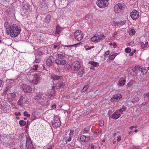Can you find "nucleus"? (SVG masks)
<instances>
[{"mask_svg": "<svg viewBox=\"0 0 149 149\" xmlns=\"http://www.w3.org/2000/svg\"><path fill=\"white\" fill-rule=\"evenodd\" d=\"M65 84L62 81H60L56 85V88L58 90H59L61 88H63L65 86Z\"/></svg>", "mask_w": 149, "mask_h": 149, "instance_id": "nucleus-11", "label": "nucleus"}, {"mask_svg": "<svg viewBox=\"0 0 149 149\" xmlns=\"http://www.w3.org/2000/svg\"><path fill=\"white\" fill-rule=\"evenodd\" d=\"M133 84V83L131 82H129L127 84V87H129L130 86H132Z\"/></svg>", "mask_w": 149, "mask_h": 149, "instance_id": "nucleus-55", "label": "nucleus"}, {"mask_svg": "<svg viewBox=\"0 0 149 149\" xmlns=\"http://www.w3.org/2000/svg\"><path fill=\"white\" fill-rule=\"evenodd\" d=\"M81 65L80 63L77 61L73 62L71 68L72 70L74 71H77L81 69Z\"/></svg>", "mask_w": 149, "mask_h": 149, "instance_id": "nucleus-3", "label": "nucleus"}, {"mask_svg": "<svg viewBox=\"0 0 149 149\" xmlns=\"http://www.w3.org/2000/svg\"><path fill=\"white\" fill-rule=\"evenodd\" d=\"M139 96L135 95L131 99V102L133 103H135L139 100Z\"/></svg>", "mask_w": 149, "mask_h": 149, "instance_id": "nucleus-18", "label": "nucleus"}, {"mask_svg": "<svg viewBox=\"0 0 149 149\" xmlns=\"http://www.w3.org/2000/svg\"><path fill=\"white\" fill-rule=\"evenodd\" d=\"M74 34L76 39L78 41L81 40L84 37L83 33L79 30L76 31Z\"/></svg>", "mask_w": 149, "mask_h": 149, "instance_id": "nucleus-5", "label": "nucleus"}, {"mask_svg": "<svg viewBox=\"0 0 149 149\" xmlns=\"http://www.w3.org/2000/svg\"><path fill=\"white\" fill-rule=\"evenodd\" d=\"M42 93H37L34 97V99L35 100H39L42 98Z\"/></svg>", "mask_w": 149, "mask_h": 149, "instance_id": "nucleus-15", "label": "nucleus"}, {"mask_svg": "<svg viewBox=\"0 0 149 149\" xmlns=\"http://www.w3.org/2000/svg\"><path fill=\"white\" fill-rule=\"evenodd\" d=\"M110 52L109 51H108L106 52L104 54V56H106V55H108L109 54Z\"/></svg>", "mask_w": 149, "mask_h": 149, "instance_id": "nucleus-63", "label": "nucleus"}, {"mask_svg": "<svg viewBox=\"0 0 149 149\" xmlns=\"http://www.w3.org/2000/svg\"><path fill=\"white\" fill-rule=\"evenodd\" d=\"M141 73L143 74H146L147 72V70L144 69H143L141 70Z\"/></svg>", "mask_w": 149, "mask_h": 149, "instance_id": "nucleus-43", "label": "nucleus"}, {"mask_svg": "<svg viewBox=\"0 0 149 149\" xmlns=\"http://www.w3.org/2000/svg\"><path fill=\"white\" fill-rule=\"evenodd\" d=\"M122 98V95L120 94L114 95L111 99L112 102H118Z\"/></svg>", "mask_w": 149, "mask_h": 149, "instance_id": "nucleus-9", "label": "nucleus"}, {"mask_svg": "<svg viewBox=\"0 0 149 149\" xmlns=\"http://www.w3.org/2000/svg\"><path fill=\"white\" fill-rule=\"evenodd\" d=\"M38 67V65H35L34 66V67L32 68L33 70L36 71L37 70V68Z\"/></svg>", "mask_w": 149, "mask_h": 149, "instance_id": "nucleus-49", "label": "nucleus"}, {"mask_svg": "<svg viewBox=\"0 0 149 149\" xmlns=\"http://www.w3.org/2000/svg\"><path fill=\"white\" fill-rule=\"evenodd\" d=\"M10 92V91H9V88L8 87H6L4 90V93L6 94L7 95Z\"/></svg>", "mask_w": 149, "mask_h": 149, "instance_id": "nucleus-31", "label": "nucleus"}, {"mask_svg": "<svg viewBox=\"0 0 149 149\" xmlns=\"http://www.w3.org/2000/svg\"><path fill=\"white\" fill-rule=\"evenodd\" d=\"M66 63V62L65 60H60V65H63L65 64Z\"/></svg>", "mask_w": 149, "mask_h": 149, "instance_id": "nucleus-36", "label": "nucleus"}, {"mask_svg": "<svg viewBox=\"0 0 149 149\" xmlns=\"http://www.w3.org/2000/svg\"><path fill=\"white\" fill-rule=\"evenodd\" d=\"M61 31V30H60L59 28V26H57L56 27V29L55 34H58L60 33Z\"/></svg>", "mask_w": 149, "mask_h": 149, "instance_id": "nucleus-32", "label": "nucleus"}, {"mask_svg": "<svg viewBox=\"0 0 149 149\" xmlns=\"http://www.w3.org/2000/svg\"><path fill=\"white\" fill-rule=\"evenodd\" d=\"M36 112H34L32 113L31 115V118L33 120H35L36 118V117L35 116L36 114Z\"/></svg>", "mask_w": 149, "mask_h": 149, "instance_id": "nucleus-35", "label": "nucleus"}, {"mask_svg": "<svg viewBox=\"0 0 149 149\" xmlns=\"http://www.w3.org/2000/svg\"><path fill=\"white\" fill-rule=\"evenodd\" d=\"M119 10H123L124 8L123 6L124 3H118L117 4Z\"/></svg>", "mask_w": 149, "mask_h": 149, "instance_id": "nucleus-25", "label": "nucleus"}, {"mask_svg": "<svg viewBox=\"0 0 149 149\" xmlns=\"http://www.w3.org/2000/svg\"><path fill=\"white\" fill-rule=\"evenodd\" d=\"M125 83V80L124 79L120 80L118 83V85L119 86H123Z\"/></svg>", "mask_w": 149, "mask_h": 149, "instance_id": "nucleus-21", "label": "nucleus"}, {"mask_svg": "<svg viewBox=\"0 0 149 149\" xmlns=\"http://www.w3.org/2000/svg\"><path fill=\"white\" fill-rule=\"evenodd\" d=\"M139 12L137 10H134L131 13L130 16L133 20H135L139 18Z\"/></svg>", "mask_w": 149, "mask_h": 149, "instance_id": "nucleus-6", "label": "nucleus"}, {"mask_svg": "<svg viewBox=\"0 0 149 149\" xmlns=\"http://www.w3.org/2000/svg\"><path fill=\"white\" fill-rule=\"evenodd\" d=\"M55 62L57 64L60 65V59H56L55 60Z\"/></svg>", "mask_w": 149, "mask_h": 149, "instance_id": "nucleus-53", "label": "nucleus"}, {"mask_svg": "<svg viewBox=\"0 0 149 149\" xmlns=\"http://www.w3.org/2000/svg\"><path fill=\"white\" fill-rule=\"evenodd\" d=\"M88 88V85H86L83 88V89L82 90V92H85L87 90Z\"/></svg>", "mask_w": 149, "mask_h": 149, "instance_id": "nucleus-41", "label": "nucleus"}, {"mask_svg": "<svg viewBox=\"0 0 149 149\" xmlns=\"http://www.w3.org/2000/svg\"><path fill=\"white\" fill-rule=\"evenodd\" d=\"M88 63L91 64L93 66L95 67L99 65V64L98 63L95 61H90Z\"/></svg>", "mask_w": 149, "mask_h": 149, "instance_id": "nucleus-20", "label": "nucleus"}, {"mask_svg": "<svg viewBox=\"0 0 149 149\" xmlns=\"http://www.w3.org/2000/svg\"><path fill=\"white\" fill-rule=\"evenodd\" d=\"M99 125L100 126H102L104 125V122L103 121H100Z\"/></svg>", "mask_w": 149, "mask_h": 149, "instance_id": "nucleus-57", "label": "nucleus"}, {"mask_svg": "<svg viewBox=\"0 0 149 149\" xmlns=\"http://www.w3.org/2000/svg\"><path fill=\"white\" fill-rule=\"evenodd\" d=\"M58 54L56 52L54 53L53 54V56H54L56 58L58 59Z\"/></svg>", "mask_w": 149, "mask_h": 149, "instance_id": "nucleus-46", "label": "nucleus"}, {"mask_svg": "<svg viewBox=\"0 0 149 149\" xmlns=\"http://www.w3.org/2000/svg\"><path fill=\"white\" fill-rule=\"evenodd\" d=\"M53 147L52 146L50 145L49 146L48 148L47 149H53Z\"/></svg>", "mask_w": 149, "mask_h": 149, "instance_id": "nucleus-64", "label": "nucleus"}, {"mask_svg": "<svg viewBox=\"0 0 149 149\" xmlns=\"http://www.w3.org/2000/svg\"><path fill=\"white\" fill-rule=\"evenodd\" d=\"M23 97L21 96L17 102V104L18 105L21 106L22 105L23 103Z\"/></svg>", "mask_w": 149, "mask_h": 149, "instance_id": "nucleus-23", "label": "nucleus"}, {"mask_svg": "<svg viewBox=\"0 0 149 149\" xmlns=\"http://www.w3.org/2000/svg\"><path fill=\"white\" fill-rule=\"evenodd\" d=\"M89 130L90 129L89 128L87 129L85 128L84 129L83 132L84 133H88Z\"/></svg>", "mask_w": 149, "mask_h": 149, "instance_id": "nucleus-44", "label": "nucleus"}, {"mask_svg": "<svg viewBox=\"0 0 149 149\" xmlns=\"http://www.w3.org/2000/svg\"><path fill=\"white\" fill-rule=\"evenodd\" d=\"M42 101L41 102H39V104H42L44 105H46L47 104H48L49 103V101L48 100H47L46 101V103H45L44 101V100L42 99H41Z\"/></svg>", "mask_w": 149, "mask_h": 149, "instance_id": "nucleus-22", "label": "nucleus"}, {"mask_svg": "<svg viewBox=\"0 0 149 149\" xmlns=\"http://www.w3.org/2000/svg\"><path fill=\"white\" fill-rule=\"evenodd\" d=\"M117 140L118 142H119L121 140V137L120 135H118L117 137Z\"/></svg>", "mask_w": 149, "mask_h": 149, "instance_id": "nucleus-52", "label": "nucleus"}, {"mask_svg": "<svg viewBox=\"0 0 149 149\" xmlns=\"http://www.w3.org/2000/svg\"><path fill=\"white\" fill-rule=\"evenodd\" d=\"M125 51L126 53H129L131 52V50L130 48L127 47L125 49Z\"/></svg>", "mask_w": 149, "mask_h": 149, "instance_id": "nucleus-42", "label": "nucleus"}, {"mask_svg": "<svg viewBox=\"0 0 149 149\" xmlns=\"http://www.w3.org/2000/svg\"><path fill=\"white\" fill-rule=\"evenodd\" d=\"M32 82L35 84H37L40 82V76L37 74L34 75L32 80Z\"/></svg>", "mask_w": 149, "mask_h": 149, "instance_id": "nucleus-8", "label": "nucleus"}, {"mask_svg": "<svg viewBox=\"0 0 149 149\" xmlns=\"http://www.w3.org/2000/svg\"><path fill=\"white\" fill-rule=\"evenodd\" d=\"M53 125L55 127H59L61 124L59 117L57 116L54 117V120L52 122Z\"/></svg>", "mask_w": 149, "mask_h": 149, "instance_id": "nucleus-4", "label": "nucleus"}, {"mask_svg": "<svg viewBox=\"0 0 149 149\" xmlns=\"http://www.w3.org/2000/svg\"><path fill=\"white\" fill-rule=\"evenodd\" d=\"M72 137V136H69V137H66V140L65 141L66 143H67V141L70 142V141H71V139H71Z\"/></svg>", "mask_w": 149, "mask_h": 149, "instance_id": "nucleus-45", "label": "nucleus"}, {"mask_svg": "<svg viewBox=\"0 0 149 149\" xmlns=\"http://www.w3.org/2000/svg\"><path fill=\"white\" fill-rule=\"evenodd\" d=\"M74 132V130H71L70 131V132L69 133V136H73V134Z\"/></svg>", "mask_w": 149, "mask_h": 149, "instance_id": "nucleus-48", "label": "nucleus"}, {"mask_svg": "<svg viewBox=\"0 0 149 149\" xmlns=\"http://www.w3.org/2000/svg\"><path fill=\"white\" fill-rule=\"evenodd\" d=\"M22 88L24 92L26 93H30L32 91L31 87L27 85H23L22 86Z\"/></svg>", "mask_w": 149, "mask_h": 149, "instance_id": "nucleus-7", "label": "nucleus"}, {"mask_svg": "<svg viewBox=\"0 0 149 149\" xmlns=\"http://www.w3.org/2000/svg\"><path fill=\"white\" fill-rule=\"evenodd\" d=\"M136 31L134 29H131L130 30L129 34L130 35H132L135 33Z\"/></svg>", "mask_w": 149, "mask_h": 149, "instance_id": "nucleus-30", "label": "nucleus"}, {"mask_svg": "<svg viewBox=\"0 0 149 149\" xmlns=\"http://www.w3.org/2000/svg\"><path fill=\"white\" fill-rule=\"evenodd\" d=\"M116 56V55H115V54H111L109 56V58L110 60H113L114 58Z\"/></svg>", "mask_w": 149, "mask_h": 149, "instance_id": "nucleus-38", "label": "nucleus"}, {"mask_svg": "<svg viewBox=\"0 0 149 149\" xmlns=\"http://www.w3.org/2000/svg\"><path fill=\"white\" fill-rule=\"evenodd\" d=\"M26 122L23 120H20L19 122V124L21 127L24 126L26 124Z\"/></svg>", "mask_w": 149, "mask_h": 149, "instance_id": "nucleus-27", "label": "nucleus"}, {"mask_svg": "<svg viewBox=\"0 0 149 149\" xmlns=\"http://www.w3.org/2000/svg\"><path fill=\"white\" fill-rule=\"evenodd\" d=\"M120 116V114L118 113L117 111H116L112 115L111 118L114 119H116L119 118Z\"/></svg>", "mask_w": 149, "mask_h": 149, "instance_id": "nucleus-17", "label": "nucleus"}, {"mask_svg": "<svg viewBox=\"0 0 149 149\" xmlns=\"http://www.w3.org/2000/svg\"><path fill=\"white\" fill-rule=\"evenodd\" d=\"M82 44V43L81 42H80L79 43H77V44H74V45H70V47H74V46H76H76L78 45H80V44Z\"/></svg>", "mask_w": 149, "mask_h": 149, "instance_id": "nucleus-54", "label": "nucleus"}, {"mask_svg": "<svg viewBox=\"0 0 149 149\" xmlns=\"http://www.w3.org/2000/svg\"><path fill=\"white\" fill-rule=\"evenodd\" d=\"M23 7L26 9L28 10L30 8V6L29 4L26 3L23 6Z\"/></svg>", "mask_w": 149, "mask_h": 149, "instance_id": "nucleus-39", "label": "nucleus"}, {"mask_svg": "<svg viewBox=\"0 0 149 149\" xmlns=\"http://www.w3.org/2000/svg\"><path fill=\"white\" fill-rule=\"evenodd\" d=\"M1 107V109L4 112H6L8 110L10 107L9 105L7 103L2 104Z\"/></svg>", "mask_w": 149, "mask_h": 149, "instance_id": "nucleus-14", "label": "nucleus"}, {"mask_svg": "<svg viewBox=\"0 0 149 149\" xmlns=\"http://www.w3.org/2000/svg\"><path fill=\"white\" fill-rule=\"evenodd\" d=\"M58 58L59 59H62L64 58L65 56V55H63L62 54H58Z\"/></svg>", "mask_w": 149, "mask_h": 149, "instance_id": "nucleus-37", "label": "nucleus"}, {"mask_svg": "<svg viewBox=\"0 0 149 149\" xmlns=\"http://www.w3.org/2000/svg\"><path fill=\"white\" fill-rule=\"evenodd\" d=\"M40 61V60L39 58H36L34 61V62L35 63H38Z\"/></svg>", "mask_w": 149, "mask_h": 149, "instance_id": "nucleus-51", "label": "nucleus"}, {"mask_svg": "<svg viewBox=\"0 0 149 149\" xmlns=\"http://www.w3.org/2000/svg\"><path fill=\"white\" fill-rule=\"evenodd\" d=\"M143 96L144 98L147 100H149V94H145Z\"/></svg>", "mask_w": 149, "mask_h": 149, "instance_id": "nucleus-40", "label": "nucleus"}, {"mask_svg": "<svg viewBox=\"0 0 149 149\" xmlns=\"http://www.w3.org/2000/svg\"><path fill=\"white\" fill-rule=\"evenodd\" d=\"M47 6V4L46 1L44 0H42V2L40 5V7L42 8H45Z\"/></svg>", "mask_w": 149, "mask_h": 149, "instance_id": "nucleus-26", "label": "nucleus"}, {"mask_svg": "<svg viewBox=\"0 0 149 149\" xmlns=\"http://www.w3.org/2000/svg\"><path fill=\"white\" fill-rule=\"evenodd\" d=\"M46 64L49 66H51L53 63L52 60L50 58H48L46 61Z\"/></svg>", "mask_w": 149, "mask_h": 149, "instance_id": "nucleus-19", "label": "nucleus"}, {"mask_svg": "<svg viewBox=\"0 0 149 149\" xmlns=\"http://www.w3.org/2000/svg\"><path fill=\"white\" fill-rule=\"evenodd\" d=\"M84 68H82V69L81 71L79 72L78 73L77 75L78 76H80V77H81L82 75L83 74L84 72Z\"/></svg>", "mask_w": 149, "mask_h": 149, "instance_id": "nucleus-28", "label": "nucleus"}, {"mask_svg": "<svg viewBox=\"0 0 149 149\" xmlns=\"http://www.w3.org/2000/svg\"><path fill=\"white\" fill-rule=\"evenodd\" d=\"M51 77L54 81H59L61 80L63 78L62 76L56 75L54 74L51 75Z\"/></svg>", "mask_w": 149, "mask_h": 149, "instance_id": "nucleus-12", "label": "nucleus"}, {"mask_svg": "<svg viewBox=\"0 0 149 149\" xmlns=\"http://www.w3.org/2000/svg\"><path fill=\"white\" fill-rule=\"evenodd\" d=\"M109 1V0H97L96 4L100 8H104L108 5Z\"/></svg>", "mask_w": 149, "mask_h": 149, "instance_id": "nucleus-2", "label": "nucleus"}, {"mask_svg": "<svg viewBox=\"0 0 149 149\" xmlns=\"http://www.w3.org/2000/svg\"><path fill=\"white\" fill-rule=\"evenodd\" d=\"M14 114L16 116H20L21 115V113L20 112H15V113Z\"/></svg>", "mask_w": 149, "mask_h": 149, "instance_id": "nucleus-56", "label": "nucleus"}, {"mask_svg": "<svg viewBox=\"0 0 149 149\" xmlns=\"http://www.w3.org/2000/svg\"><path fill=\"white\" fill-rule=\"evenodd\" d=\"M132 147L133 149H139V147L138 146L133 145Z\"/></svg>", "mask_w": 149, "mask_h": 149, "instance_id": "nucleus-59", "label": "nucleus"}, {"mask_svg": "<svg viewBox=\"0 0 149 149\" xmlns=\"http://www.w3.org/2000/svg\"><path fill=\"white\" fill-rule=\"evenodd\" d=\"M118 10L119 9L117 4L114 6V11L116 13L118 12Z\"/></svg>", "mask_w": 149, "mask_h": 149, "instance_id": "nucleus-34", "label": "nucleus"}, {"mask_svg": "<svg viewBox=\"0 0 149 149\" xmlns=\"http://www.w3.org/2000/svg\"><path fill=\"white\" fill-rule=\"evenodd\" d=\"M125 108H123L122 109H119V111L121 112H123L125 111Z\"/></svg>", "mask_w": 149, "mask_h": 149, "instance_id": "nucleus-60", "label": "nucleus"}, {"mask_svg": "<svg viewBox=\"0 0 149 149\" xmlns=\"http://www.w3.org/2000/svg\"><path fill=\"white\" fill-rule=\"evenodd\" d=\"M51 16L50 15H48L45 18V21L46 23H49L50 21Z\"/></svg>", "mask_w": 149, "mask_h": 149, "instance_id": "nucleus-24", "label": "nucleus"}, {"mask_svg": "<svg viewBox=\"0 0 149 149\" xmlns=\"http://www.w3.org/2000/svg\"><path fill=\"white\" fill-rule=\"evenodd\" d=\"M9 101H11L13 100L16 96V94L14 93H11V92L7 95Z\"/></svg>", "mask_w": 149, "mask_h": 149, "instance_id": "nucleus-13", "label": "nucleus"}, {"mask_svg": "<svg viewBox=\"0 0 149 149\" xmlns=\"http://www.w3.org/2000/svg\"><path fill=\"white\" fill-rule=\"evenodd\" d=\"M129 73L132 75H134L136 74V70L135 68H129L127 69Z\"/></svg>", "mask_w": 149, "mask_h": 149, "instance_id": "nucleus-16", "label": "nucleus"}, {"mask_svg": "<svg viewBox=\"0 0 149 149\" xmlns=\"http://www.w3.org/2000/svg\"><path fill=\"white\" fill-rule=\"evenodd\" d=\"M96 39L95 38V35L91 38V40L93 42H96Z\"/></svg>", "mask_w": 149, "mask_h": 149, "instance_id": "nucleus-47", "label": "nucleus"}, {"mask_svg": "<svg viewBox=\"0 0 149 149\" xmlns=\"http://www.w3.org/2000/svg\"><path fill=\"white\" fill-rule=\"evenodd\" d=\"M125 23V21H123L122 22H119V25L122 26Z\"/></svg>", "mask_w": 149, "mask_h": 149, "instance_id": "nucleus-58", "label": "nucleus"}, {"mask_svg": "<svg viewBox=\"0 0 149 149\" xmlns=\"http://www.w3.org/2000/svg\"><path fill=\"white\" fill-rule=\"evenodd\" d=\"M94 147L93 145H91L88 148V149H94Z\"/></svg>", "mask_w": 149, "mask_h": 149, "instance_id": "nucleus-62", "label": "nucleus"}, {"mask_svg": "<svg viewBox=\"0 0 149 149\" xmlns=\"http://www.w3.org/2000/svg\"><path fill=\"white\" fill-rule=\"evenodd\" d=\"M113 24L114 25V26H116L118 25H119V22L114 21L113 22Z\"/></svg>", "mask_w": 149, "mask_h": 149, "instance_id": "nucleus-61", "label": "nucleus"}, {"mask_svg": "<svg viewBox=\"0 0 149 149\" xmlns=\"http://www.w3.org/2000/svg\"><path fill=\"white\" fill-rule=\"evenodd\" d=\"M93 137L91 136H86V142H88L90 140L93 139Z\"/></svg>", "mask_w": 149, "mask_h": 149, "instance_id": "nucleus-33", "label": "nucleus"}, {"mask_svg": "<svg viewBox=\"0 0 149 149\" xmlns=\"http://www.w3.org/2000/svg\"><path fill=\"white\" fill-rule=\"evenodd\" d=\"M20 29L18 25L16 24H13L10 26V29L8 30V33L10 34V35L15 37L17 36L20 32Z\"/></svg>", "mask_w": 149, "mask_h": 149, "instance_id": "nucleus-1", "label": "nucleus"}, {"mask_svg": "<svg viewBox=\"0 0 149 149\" xmlns=\"http://www.w3.org/2000/svg\"><path fill=\"white\" fill-rule=\"evenodd\" d=\"M105 37V36L102 34H100L99 35L96 34L95 38L96 39V42H98L101 40L103 39H104Z\"/></svg>", "mask_w": 149, "mask_h": 149, "instance_id": "nucleus-10", "label": "nucleus"}, {"mask_svg": "<svg viewBox=\"0 0 149 149\" xmlns=\"http://www.w3.org/2000/svg\"><path fill=\"white\" fill-rule=\"evenodd\" d=\"M80 140L82 142L86 143V136L84 135L81 136L80 137Z\"/></svg>", "mask_w": 149, "mask_h": 149, "instance_id": "nucleus-29", "label": "nucleus"}, {"mask_svg": "<svg viewBox=\"0 0 149 149\" xmlns=\"http://www.w3.org/2000/svg\"><path fill=\"white\" fill-rule=\"evenodd\" d=\"M31 142V140L30 138H27L26 141V145H28V143H29Z\"/></svg>", "mask_w": 149, "mask_h": 149, "instance_id": "nucleus-50", "label": "nucleus"}]
</instances>
